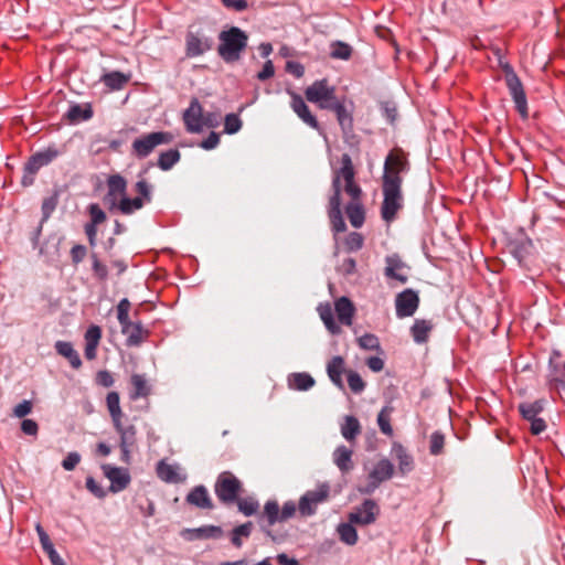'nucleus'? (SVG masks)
Here are the masks:
<instances>
[{
	"label": "nucleus",
	"instance_id": "1",
	"mask_svg": "<svg viewBox=\"0 0 565 565\" xmlns=\"http://www.w3.org/2000/svg\"><path fill=\"white\" fill-rule=\"evenodd\" d=\"M341 167L334 169L332 177H339V198L344 191L351 201L345 206L347 216L351 225L359 228L365 220V212L361 202L362 189L355 181V169L350 154L343 153L340 159Z\"/></svg>",
	"mask_w": 565,
	"mask_h": 565
},
{
	"label": "nucleus",
	"instance_id": "2",
	"mask_svg": "<svg viewBox=\"0 0 565 565\" xmlns=\"http://www.w3.org/2000/svg\"><path fill=\"white\" fill-rule=\"evenodd\" d=\"M217 54L225 63L237 62L245 52L248 35L237 26H231L218 34Z\"/></svg>",
	"mask_w": 565,
	"mask_h": 565
},
{
	"label": "nucleus",
	"instance_id": "3",
	"mask_svg": "<svg viewBox=\"0 0 565 565\" xmlns=\"http://www.w3.org/2000/svg\"><path fill=\"white\" fill-rule=\"evenodd\" d=\"M409 162L402 148L392 149L385 158L382 184L402 185V174L408 172Z\"/></svg>",
	"mask_w": 565,
	"mask_h": 565
},
{
	"label": "nucleus",
	"instance_id": "4",
	"mask_svg": "<svg viewBox=\"0 0 565 565\" xmlns=\"http://www.w3.org/2000/svg\"><path fill=\"white\" fill-rule=\"evenodd\" d=\"M297 511L295 502H285L280 509L276 500H269L265 503L262 514L258 516V522L262 529L270 535V527L276 523H282L291 519Z\"/></svg>",
	"mask_w": 565,
	"mask_h": 565
},
{
	"label": "nucleus",
	"instance_id": "5",
	"mask_svg": "<svg viewBox=\"0 0 565 565\" xmlns=\"http://www.w3.org/2000/svg\"><path fill=\"white\" fill-rule=\"evenodd\" d=\"M174 137L169 131H152L136 138L131 143V153L138 159H145L162 145H169Z\"/></svg>",
	"mask_w": 565,
	"mask_h": 565
},
{
	"label": "nucleus",
	"instance_id": "6",
	"mask_svg": "<svg viewBox=\"0 0 565 565\" xmlns=\"http://www.w3.org/2000/svg\"><path fill=\"white\" fill-rule=\"evenodd\" d=\"M214 492L223 504H233L243 492V484L234 473L231 471H223L216 479Z\"/></svg>",
	"mask_w": 565,
	"mask_h": 565
},
{
	"label": "nucleus",
	"instance_id": "7",
	"mask_svg": "<svg viewBox=\"0 0 565 565\" xmlns=\"http://www.w3.org/2000/svg\"><path fill=\"white\" fill-rule=\"evenodd\" d=\"M546 406L545 398H539L536 401H526L518 405V411L521 417L530 423V431L532 435H540L546 428V422L541 414L544 412Z\"/></svg>",
	"mask_w": 565,
	"mask_h": 565
},
{
	"label": "nucleus",
	"instance_id": "8",
	"mask_svg": "<svg viewBox=\"0 0 565 565\" xmlns=\"http://www.w3.org/2000/svg\"><path fill=\"white\" fill-rule=\"evenodd\" d=\"M382 192L381 216L386 223H392L404 206L402 185L382 184Z\"/></svg>",
	"mask_w": 565,
	"mask_h": 565
},
{
	"label": "nucleus",
	"instance_id": "9",
	"mask_svg": "<svg viewBox=\"0 0 565 565\" xmlns=\"http://www.w3.org/2000/svg\"><path fill=\"white\" fill-rule=\"evenodd\" d=\"M504 71V79L509 93L515 104V109L520 114V116L525 119L529 117V108H527V99L525 95L524 87L514 72V70L510 65H505L503 67Z\"/></svg>",
	"mask_w": 565,
	"mask_h": 565
},
{
	"label": "nucleus",
	"instance_id": "10",
	"mask_svg": "<svg viewBox=\"0 0 565 565\" xmlns=\"http://www.w3.org/2000/svg\"><path fill=\"white\" fill-rule=\"evenodd\" d=\"M394 466L388 459H381L376 462L372 471L369 473V482L358 490L362 494H372L379 486L393 477Z\"/></svg>",
	"mask_w": 565,
	"mask_h": 565
},
{
	"label": "nucleus",
	"instance_id": "11",
	"mask_svg": "<svg viewBox=\"0 0 565 565\" xmlns=\"http://www.w3.org/2000/svg\"><path fill=\"white\" fill-rule=\"evenodd\" d=\"M305 96L308 102L315 103L322 109V105H330L333 100L338 99L335 96V87L330 86L328 79H319L313 82L305 90Z\"/></svg>",
	"mask_w": 565,
	"mask_h": 565
},
{
	"label": "nucleus",
	"instance_id": "12",
	"mask_svg": "<svg viewBox=\"0 0 565 565\" xmlns=\"http://www.w3.org/2000/svg\"><path fill=\"white\" fill-rule=\"evenodd\" d=\"M330 488L328 484H320L315 490L307 491L299 500L298 510L302 516H310L316 513L317 507L327 501Z\"/></svg>",
	"mask_w": 565,
	"mask_h": 565
},
{
	"label": "nucleus",
	"instance_id": "13",
	"mask_svg": "<svg viewBox=\"0 0 565 565\" xmlns=\"http://www.w3.org/2000/svg\"><path fill=\"white\" fill-rule=\"evenodd\" d=\"M119 435V447L121 450V460L126 463L130 461V454L137 445V428L135 425H124L122 419L113 424Z\"/></svg>",
	"mask_w": 565,
	"mask_h": 565
},
{
	"label": "nucleus",
	"instance_id": "14",
	"mask_svg": "<svg viewBox=\"0 0 565 565\" xmlns=\"http://www.w3.org/2000/svg\"><path fill=\"white\" fill-rule=\"evenodd\" d=\"M380 514L377 503L372 499H366L360 507L353 509L348 515V521L355 525L366 526L373 524Z\"/></svg>",
	"mask_w": 565,
	"mask_h": 565
},
{
	"label": "nucleus",
	"instance_id": "15",
	"mask_svg": "<svg viewBox=\"0 0 565 565\" xmlns=\"http://www.w3.org/2000/svg\"><path fill=\"white\" fill-rule=\"evenodd\" d=\"M332 195L329 199L328 215L334 232L345 231L347 226L341 212V198H339V177H332Z\"/></svg>",
	"mask_w": 565,
	"mask_h": 565
},
{
	"label": "nucleus",
	"instance_id": "16",
	"mask_svg": "<svg viewBox=\"0 0 565 565\" xmlns=\"http://www.w3.org/2000/svg\"><path fill=\"white\" fill-rule=\"evenodd\" d=\"M213 46V41L201 32L189 31L185 35V55L188 57L201 56Z\"/></svg>",
	"mask_w": 565,
	"mask_h": 565
},
{
	"label": "nucleus",
	"instance_id": "17",
	"mask_svg": "<svg viewBox=\"0 0 565 565\" xmlns=\"http://www.w3.org/2000/svg\"><path fill=\"white\" fill-rule=\"evenodd\" d=\"M419 306V297L413 289H405L395 298L396 316L398 318L411 317Z\"/></svg>",
	"mask_w": 565,
	"mask_h": 565
},
{
	"label": "nucleus",
	"instance_id": "18",
	"mask_svg": "<svg viewBox=\"0 0 565 565\" xmlns=\"http://www.w3.org/2000/svg\"><path fill=\"white\" fill-rule=\"evenodd\" d=\"M353 105L348 108L347 105L335 99L330 105H322V109L331 110L335 114L337 120L344 135L350 134L353 130Z\"/></svg>",
	"mask_w": 565,
	"mask_h": 565
},
{
	"label": "nucleus",
	"instance_id": "19",
	"mask_svg": "<svg viewBox=\"0 0 565 565\" xmlns=\"http://www.w3.org/2000/svg\"><path fill=\"white\" fill-rule=\"evenodd\" d=\"M289 94L291 97V102H290L291 109L297 114V116L306 125H308L310 128L321 132L322 129H321L319 121L317 120L316 116H313L311 114V111H310L309 107L307 106V104L305 103L303 98L294 92H290Z\"/></svg>",
	"mask_w": 565,
	"mask_h": 565
},
{
	"label": "nucleus",
	"instance_id": "20",
	"mask_svg": "<svg viewBox=\"0 0 565 565\" xmlns=\"http://www.w3.org/2000/svg\"><path fill=\"white\" fill-rule=\"evenodd\" d=\"M408 269L407 265L397 255H391L385 257L384 276L390 280H396L404 285L408 280L406 273Z\"/></svg>",
	"mask_w": 565,
	"mask_h": 565
},
{
	"label": "nucleus",
	"instance_id": "21",
	"mask_svg": "<svg viewBox=\"0 0 565 565\" xmlns=\"http://www.w3.org/2000/svg\"><path fill=\"white\" fill-rule=\"evenodd\" d=\"M203 108L196 98H193L190 103V106L185 109L183 114V121L186 128V131L191 134H198L202 131V122H203Z\"/></svg>",
	"mask_w": 565,
	"mask_h": 565
},
{
	"label": "nucleus",
	"instance_id": "22",
	"mask_svg": "<svg viewBox=\"0 0 565 565\" xmlns=\"http://www.w3.org/2000/svg\"><path fill=\"white\" fill-rule=\"evenodd\" d=\"M121 332L126 335V344L128 347H139L149 337V331L140 321H129L121 326Z\"/></svg>",
	"mask_w": 565,
	"mask_h": 565
},
{
	"label": "nucleus",
	"instance_id": "23",
	"mask_svg": "<svg viewBox=\"0 0 565 565\" xmlns=\"http://www.w3.org/2000/svg\"><path fill=\"white\" fill-rule=\"evenodd\" d=\"M105 476L110 481V491L119 492L127 488L130 482V477L128 472L121 468L113 467L106 465L103 467Z\"/></svg>",
	"mask_w": 565,
	"mask_h": 565
},
{
	"label": "nucleus",
	"instance_id": "24",
	"mask_svg": "<svg viewBox=\"0 0 565 565\" xmlns=\"http://www.w3.org/2000/svg\"><path fill=\"white\" fill-rule=\"evenodd\" d=\"M556 358H558V355H555L550 360V364L552 366L550 373V386L563 396L565 395V363H557Z\"/></svg>",
	"mask_w": 565,
	"mask_h": 565
},
{
	"label": "nucleus",
	"instance_id": "25",
	"mask_svg": "<svg viewBox=\"0 0 565 565\" xmlns=\"http://www.w3.org/2000/svg\"><path fill=\"white\" fill-rule=\"evenodd\" d=\"M186 502L200 509L212 510L214 504L204 486L194 487L185 498Z\"/></svg>",
	"mask_w": 565,
	"mask_h": 565
},
{
	"label": "nucleus",
	"instance_id": "26",
	"mask_svg": "<svg viewBox=\"0 0 565 565\" xmlns=\"http://www.w3.org/2000/svg\"><path fill=\"white\" fill-rule=\"evenodd\" d=\"M131 391L129 397L131 401L147 398L151 394V386L143 374H132L130 376Z\"/></svg>",
	"mask_w": 565,
	"mask_h": 565
},
{
	"label": "nucleus",
	"instance_id": "27",
	"mask_svg": "<svg viewBox=\"0 0 565 565\" xmlns=\"http://www.w3.org/2000/svg\"><path fill=\"white\" fill-rule=\"evenodd\" d=\"M353 451L344 445L338 446L333 454L332 459L334 465L342 473L350 472L354 465L352 460Z\"/></svg>",
	"mask_w": 565,
	"mask_h": 565
},
{
	"label": "nucleus",
	"instance_id": "28",
	"mask_svg": "<svg viewBox=\"0 0 565 565\" xmlns=\"http://www.w3.org/2000/svg\"><path fill=\"white\" fill-rule=\"evenodd\" d=\"M57 154L58 152L55 149H47L43 152H38L31 156L29 161L25 163V167L30 173H38L42 167L52 162L57 157Z\"/></svg>",
	"mask_w": 565,
	"mask_h": 565
},
{
	"label": "nucleus",
	"instance_id": "29",
	"mask_svg": "<svg viewBox=\"0 0 565 565\" xmlns=\"http://www.w3.org/2000/svg\"><path fill=\"white\" fill-rule=\"evenodd\" d=\"M93 114L94 113L90 104H74L70 106L64 117L70 124H78L81 121L89 120L93 117Z\"/></svg>",
	"mask_w": 565,
	"mask_h": 565
},
{
	"label": "nucleus",
	"instance_id": "30",
	"mask_svg": "<svg viewBox=\"0 0 565 565\" xmlns=\"http://www.w3.org/2000/svg\"><path fill=\"white\" fill-rule=\"evenodd\" d=\"M334 310L342 324L351 326L355 308L352 301L347 297L339 298L334 303Z\"/></svg>",
	"mask_w": 565,
	"mask_h": 565
},
{
	"label": "nucleus",
	"instance_id": "31",
	"mask_svg": "<svg viewBox=\"0 0 565 565\" xmlns=\"http://www.w3.org/2000/svg\"><path fill=\"white\" fill-rule=\"evenodd\" d=\"M107 198H110L111 205H115L118 196L126 195L127 182L120 174H113L107 180Z\"/></svg>",
	"mask_w": 565,
	"mask_h": 565
},
{
	"label": "nucleus",
	"instance_id": "32",
	"mask_svg": "<svg viewBox=\"0 0 565 565\" xmlns=\"http://www.w3.org/2000/svg\"><path fill=\"white\" fill-rule=\"evenodd\" d=\"M344 360L342 356H333L327 364V373L331 382L343 388L342 374L344 373Z\"/></svg>",
	"mask_w": 565,
	"mask_h": 565
},
{
	"label": "nucleus",
	"instance_id": "33",
	"mask_svg": "<svg viewBox=\"0 0 565 565\" xmlns=\"http://www.w3.org/2000/svg\"><path fill=\"white\" fill-rule=\"evenodd\" d=\"M340 428L342 437L349 443H354L362 430L359 419L352 415L344 416Z\"/></svg>",
	"mask_w": 565,
	"mask_h": 565
},
{
	"label": "nucleus",
	"instance_id": "34",
	"mask_svg": "<svg viewBox=\"0 0 565 565\" xmlns=\"http://www.w3.org/2000/svg\"><path fill=\"white\" fill-rule=\"evenodd\" d=\"M56 352L67 359L71 366L75 370H78L82 366V360L77 351L73 348L71 342L66 341H57L55 343Z\"/></svg>",
	"mask_w": 565,
	"mask_h": 565
},
{
	"label": "nucleus",
	"instance_id": "35",
	"mask_svg": "<svg viewBox=\"0 0 565 565\" xmlns=\"http://www.w3.org/2000/svg\"><path fill=\"white\" fill-rule=\"evenodd\" d=\"M100 81L111 90H119L130 81V74H125L119 71L105 73Z\"/></svg>",
	"mask_w": 565,
	"mask_h": 565
},
{
	"label": "nucleus",
	"instance_id": "36",
	"mask_svg": "<svg viewBox=\"0 0 565 565\" xmlns=\"http://www.w3.org/2000/svg\"><path fill=\"white\" fill-rule=\"evenodd\" d=\"M157 475L162 481L170 483H178L184 480V477L179 473L177 466L167 463L163 460L157 465Z\"/></svg>",
	"mask_w": 565,
	"mask_h": 565
},
{
	"label": "nucleus",
	"instance_id": "37",
	"mask_svg": "<svg viewBox=\"0 0 565 565\" xmlns=\"http://www.w3.org/2000/svg\"><path fill=\"white\" fill-rule=\"evenodd\" d=\"M392 450L398 462V470L402 475H406L414 468L413 457L407 452L401 444H394Z\"/></svg>",
	"mask_w": 565,
	"mask_h": 565
},
{
	"label": "nucleus",
	"instance_id": "38",
	"mask_svg": "<svg viewBox=\"0 0 565 565\" xmlns=\"http://www.w3.org/2000/svg\"><path fill=\"white\" fill-rule=\"evenodd\" d=\"M433 330L430 320L416 319L411 328V334L416 343H425Z\"/></svg>",
	"mask_w": 565,
	"mask_h": 565
},
{
	"label": "nucleus",
	"instance_id": "39",
	"mask_svg": "<svg viewBox=\"0 0 565 565\" xmlns=\"http://www.w3.org/2000/svg\"><path fill=\"white\" fill-rule=\"evenodd\" d=\"M315 385L313 377L306 373H292L288 376V386L296 391H308Z\"/></svg>",
	"mask_w": 565,
	"mask_h": 565
},
{
	"label": "nucleus",
	"instance_id": "40",
	"mask_svg": "<svg viewBox=\"0 0 565 565\" xmlns=\"http://www.w3.org/2000/svg\"><path fill=\"white\" fill-rule=\"evenodd\" d=\"M188 532L191 534V539L198 540L220 539L223 535L222 527L217 525H204L189 530Z\"/></svg>",
	"mask_w": 565,
	"mask_h": 565
},
{
	"label": "nucleus",
	"instance_id": "41",
	"mask_svg": "<svg viewBox=\"0 0 565 565\" xmlns=\"http://www.w3.org/2000/svg\"><path fill=\"white\" fill-rule=\"evenodd\" d=\"M354 525L355 523L348 521L347 523H340L337 527L340 541L347 545L352 546L358 543L359 536Z\"/></svg>",
	"mask_w": 565,
	"mask_h": 565
},
{
	"label": "nucleus",
	"instance_id": "42",
	"mask_svg": "<svg viewBox=\"0 0 565 565\" xmlns=\"http://www.w3.org/2000/svg\"><path fill=\"white\" fill-rule=\"evenodd\" d=\"M106 406L113 424L122 419L124 414L120 407V397L117 392L114 391L107 394Z\"/></svg>",
	"mask_w": 565,
	"mask_h": 565
},
{
	"label": "nucleus",
	"instance_id": "43",
	"mask_svg": "<svg viewBox=\"0 0 565 565\" xmlns=\"http://www.w3.org/2000/svg\"><path fill=\"white\" fill-rule=\"evenodd\" d=\"M181 153L178 149H169L159 154L157 166L163 170H170L175 163L180 161Z\"/></svg>",
	"mask_w": 565,
	"mask_h": 565
},
{
	"label": "nucleus",
	"instance_id": "44",
	"mask_svg": "<svg viewBox=\"0 0 565 565\" xmlns=\"http://www.w3.org/2000/svg\"><path fill=\"white\" fill-rule=\"evenodd\" d=\"M532 242L531 241H521L514 242L511 244V253L514 258L519 262L520 265H524L527 256L532 252Z\"/></svg>",
	"mask_w": 565,
	"mask_h": 565
},
{
	"label": "nucleus",
	"instance_id": "45",
	"mask_svg": "<svg viewBox=\"0 0 565 565\" xmlns=\"http://www.w3.org/2000/svg\"><path fill=\"white\" fill-rule=\"evenodd\" d=\"M252 531H253L252 522H246L244 524H241V525L234 527L231 533L232 544L235 547L241 548L243 545V539H248L252 534Z\"/></svg>",
	"mask_w": 565,
	"mask_h": 565
},
{
	"label": "nucleus",
	"instance_id": "46",
	"mask_svg": "<svg viewBox=\"0 0 565 565\" xmlns=\"http://www.w3.org/2000/svg\"><path fill=\"white\" fill-rule=\"evenodd\" d=\"M392 406H384L377 415V425L382 434L392 437L394 431L391 425Z\"/></svg>",
	"mask_w": 565,
	"mask_h": 565
},
{
	"label": "nucleus",
	"instance_id": "47",
	"mask_svg": "<svg viewBox=\"0 0 565 565\" xmlns=\"http://www.w3.org/2000/svg\"><path fill=\"white\" fill-rule=\"evenodd\" d=\"M319 315L321 320L323 321L326 328L331 333H338L340 332V328L335 324L333 319V311L330 305L319 306L318 308Z\"/></svg>",
	"mask_w": 565,
	"mask_h": 565
},
{
	"label": "nucleus",
	"instance_id": "48",
	"mask_svg": "<svg viewBox=\"0 0 565 565\" xmlns=\"http://www.w3.org/2000/svg\"><path fill=\"white\" fill-rule=\"evenodd\" d=\"M145 202L142 198H127L126 195L121 198L118 203V209L122 214H131L137 210H140L143 206Z\"/></svg>",
	"mask_w": 565,
	"mask_h": 565
},
{
	"label": "nucleus",
	"instance_id": "49",
	"mask_svg": "<svg viewBox=\"0 0 565 565\" xmlns=\"http://www.w3.org/2000/svg\"><path fill=\"white\" fill-rule=\"evenodd\" d=\"M92 270L94 277L99 281H105L108 278L107 266L99 259L96 253L90 254Z\"/></svg>",
	"mask_w": 565,
	"mask_h": 565
},
{
	"label": "nucleus",
	"instance_id": "50",
	"mask_svg": "<svg viewBox=\"0 0 565 565\" xmlns=\"http://www.w3.org/2000/svg\"><path fill=\"white\" fill-rule=\"evenodd\" d=\"M235 503L237 504L239 512H242L246 516L255 514L259 508L258 501L252 497L242 499L238 498L237 501H235Z\"/></svg>",
	"mask_w": 565,
	"mask_h": 565
},
{
	"label": "nucleus",
	"instance_id": "51",
	"mask_svg": "<svg viewBox=\"0 0 565 565\" xmlns=\"http://www.w3.org/2000/svg\"><path fill=\"white\" fill-rule=\"evenodd\" d=\"M352 55V47L344 43L337 41L331 44V56L333 58L349 60Z\"/></svg>",
	"mask_w": 565,
	"mask_h": 565
},
{
	"label": "nucleus",
	"instance_id": "52",
	"mask_svg": "<svg viewBox=\"0 0 565 565\" xmlns=\"http://www.w3.org/2000/svg\"><path fill=\"white\" fill-rule=\"evenodd\" d=\"M58 204V191H54L50 196L45 198L42 202V221L49 220Z\"/></svg>",
	"mask_w": 565,
	"mask_h": 565
},
{
	"label": "nucleus",
	"instance_id": "53",
	"mask_svg": "<svg viewBox=\"0 0 565 565\" xmlns=\"http://www.w3.org/2000/svg\"><path fill=\"white\" fill-rule=\"evenodd\" d=\"M445 447V436L440 431H434L429 438V452L433 456L443 454Z\"/></svg>",
	"mask_w": 565,
	"mask_h": 565
},
{
	"label": "nucleus",
	"instance_id": "54",
	"mask_svg": "<svg viewBox=\"0 0 565 565\" xmlns=\"http://www.w3.org/2000/svg\"><path fill=\"white\" fill-rule=\"evenodd\" d=\"M358 343H359L360 348H362L364 350L379 351L381 349L380 340L373 333L363 334L362 337H360L358 339Z\"/></svg>",
	"mask_w": 565,
	"mask_h": 565
},
{
	"label": "nucleus",
	"instance_id": "55",
	"mask_svg": "<svg viewBox=\"0 0 565 565\" xmlns=\"http://www.w3.org/2000/svg\"><path fill=\"white\" fill-rule=\"evenodd\" d=\"M242 128V120L236 114H228L224 119V131L228 135L236 134Z\"/></svg>",
	"mask_w": 565,
	"mask_h": 565
},
{
	"label": "nucleus",
	"instance_id": "56",
	"mask_svg": "<svg viewBox=\"0 0 565 565\" xmlns=\"http://www.w3.org/2000/svg\"><path fill=\"white\" fill-rule=\"evenodd\" d=\"M130 307H131V305L127 298H124L118 302L117 319H118L120 327L124 326L125 323L131 321L129 319Z\"/></svg>",
	"mask_w": 565,
	"mask_h": 565
},
{
	"label": "nucleus",
	"instance_id": "57",
	"mask_svg": "<svg viewBox=\"0 0 565 565\" xmlns=\"http://www.w3.org/2000/svg\"><path fill=\"white\" fill-rule=\"evenodd\" d=\"M347 376H348L349 387L351 388V391L353 393H361L364 390L365 383L359 373H356L354 371H349L347 373Z\"/></svg>",
	"mask_w": 565,
	"mask_h": 565
},
{
	"label": "nucleus",
	"instance_id": "58",
	"mask_svg": "<svg viewBox=\"0 0 565 565\" xmlns=\"http://www.w3.org/2000/svg\"><path fill=\"white\" fill-rule=\"evenodd\" d=\"M84 339H85V344H92V345L98 347L100 339H102V329L96 324L90 326L86 330Z\"/></svg>",
	"mask_w": 565,
	"mask_h": 565
},
{
	"label": "nucleus",
	"instance_id": "59",
	"mask_svg": "<svg viewBox=\"0 0 565 565\" xmlns=\"http://www.w3.org/2000/svg\"><path fill=\"white\" fill-rule=\"evenodd\" d=\"M363 236L360 233L352 232L345 238V246L350 252H356L363 246Z\"/></svg>",
	"mask_w": 565,
	"mask_h": 565
},
{
	"label": "nucleus",
	"instance_id": "60",
	"mask_svg": "<svg viewBox=\"0 0 565 565\" xmlns=\"http://www.w3.org/2000/svg\"><path fill=\"white\" fill-rule=\"evenodd\" d=\"M88 212H89V215H90V221L89 223H94V224H102L106 221V214L105 212L100 209V206L96 203H92L89 206H88Z\"/></svg>",
	"mask_w": 565,
	"mask_h": 565
},
{
	"label": "nucleus",
	"instance_id": "61",
	"mask_svg": "<svg viewBox=\"0 0 565 565\" xmlns=\"http://www.w3.org/2000/svg\"><path fill=\"white\" fill-rule=\"evenodd\" d=\"M81 461V455L76 451L68 452L62 461V467L66 471H72Z\"/></svg>",
	"mask_w": 565,
	"mask_h": 565
},
{
	"label": "nucleus",
	"instance_id": "62",
	"mask_svg": "<svg viewBox=\"0 0 565 565\" xmlns=\"http://www.w3.org/2000/svg\"><path fill=\"white\" fill-rule=\"evenodd\" d=\"M87 255V249L84 245L76 244L71 249V258L74 265H78L84 260Z\"/></svg>",
	"mask_w": 565,
	"mask_h": 565
},
{
	"label": "nucleus",
	"instance_id": "63",
	"mask_svg": "<svg viewBox=\"0 0 565 565\" xmlns=\"http://www.w3.org/2000/svg\"><path fill=\"white\" fill-rule=\"evenodd\" d=\"M136 191L139 194L138 198H142L143 202L151 201L150 185L147 183L146 180H139L136 183Z\"/></svg>",
	"mask_w": 565,
	"mask_h": 565
},
{
	"label": "nucleus",
	"instance_id": "64",
	"mask_svg": "<svg viewBox=\"0 0 565 565\" xmlns=\"http://www.w3.org/2000/svg\"><path fill=\"white\" fill-rule=\"evenodd\" d=\"M114 377L110 372L103 370L96 374V383L104 387H110L114 385Z\"/></svg>",
	"mask_w": 565,
	"mask_h": 565
}]
</instances>
